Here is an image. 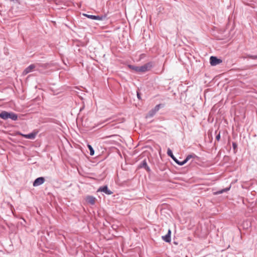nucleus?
<instances>
[{
	"mask_svg": "<svg viewBox=\"0 0 257 257\" xmlns=\"http://www.w3.org/2000/svg\"><path fill=\"white\" fill-rule=\"evenodd\" d=\"M141 168L145 169L148 172L150 171V169L147 165V163L146 160H144L142 163L140 165Z\"/></svg>",
	"mask_w": 257,
	"mask_h": 257,
	"instance_id": "1a4fd4ad",
	"label": "nucleus"
},
{
	"mask_svg": "<svg viewBox=\"0 0 257 257\" xmlns=\"http://www.w3.org/2000/svg\"><path fill=\"white\" fill-rule=\"evenodd\" d=\"M175 162H176L177 164L179 165L180 166H182V165H184L185 163H187V162L185 161V160H184L183 161H182V162H180V161H179L178 160H177L175 161Z\"/></svg>",
	"mask_w": 257,
	"mask_h": 257,
	"instance_id": "a211bd4d",
	"label": "nucleus"
},
{
	"mask_svg": "<svg viewBox=\"0 0 257 257\" xmlns=\"http://www.w3.org/2000/svg\"><path fill=\"white\" fill-rule=\"evenodd\" d=\"M237 145L236 143H235L234 142L232 143V147H233V150L234 151L237 148Z\"/></svg>",
	"mask_w": 257,
	"mask_h": 257,
	"instance_id": "4be33fe9",
	"label": "nucleus"
},
{
	"mask_svg": "<svg viewBox=\"0 0 257 257\" xmlns=\"http://www.w3.org/2000/svg\"><path fill=\"white\" fill-rule=\"evenodd\" d=\"M88 148L90 151V155L91 156H93L94 154V151L93 148L90 145H88Z\"/></svg>",
	"mask_w": 257,
	"mask_h": 257,
	"instance_id": "dca6fc26",
	"label": "nucleus"
},
{
	"mask_svg": "<svg viewBox=\"0 0 257 257\" xmlns=\"http://www.w3.org/2000/svg\"><path fill=\"white\" fill-rule=\"evenodd\" d=\"M152 67V65L150 63L145 64V65L139 66L138 72H145L149 71Z\"/></svg>",
	"mask_w": 257,
	"mask_h": 257,
	"instance_id": "f257e3e1",
	"label": "nucleus"
},
{
	"mask_svg": "<svg viewBox=\"0 0 257 257\" xmlns=\"http://www.w3.org/2000/svg\"><path fill=\"white\" fill-rule=\"evenodd\" d=\"M220 133L216 136V140L217 141H219L220 140Z\"/></svg>",
	"mask_w": 257,
	"mask_h": 257,
	"instance_id": "5701e85b",
	"label": "nucleus"
},
{
	"mask_svg": "<svg viewBox=\"0 0 257 257\" xmlns=\"http://www.w3.org/2000/svg\"><path fill=\"white\" fill-rule=\"evenodd\" d=\"M156 112L153 109H151L147 114L146 118L153 117L156 114Z\"/></svg>",
	"mask_w": 257,
	"mask_h": 257,
	"instance_id": "4468645a",
	"label": "nucleus"
},
{
	"mask_svg": "<svg viewBox=\"0 0 257 257\" xmlns=\"http://www.w3.org/2000/svg\"><path fill=\"white\" fill-rule=\"evenodd\" d=\"M193 156L192 155H188L185 159V161L187 162L191 158H193Z\"/></svg>",
	"mask_w": 257,
	"mask_h": 257,
	"instance_id": "aec40b11",
	"label": "nucleus"
},
{
	"mask_svg": "<svg viewBox=\"0 0 257 257\" xmlns=\"http://www.w3.org/2000/svg\"><path fill=\"white\" fill-rule=\"evenodd\" d=\"M45 182V178L41 177L37 178L33 182V185L34 187H37L42 185Z\"/></svg>",
	"mask_w": 257,
	"mask_h": 257,
	"instance_id": "20e7f679",
	"label": "nucleus"
},
{
	"mask_svg": "<svg viewBox=\"0 0 257 257\" xmlns=\"http://www.w3.org/2000/svg\"><path fill=\"white\" fill-rule=\"evenodd\" d=\"M229 188H226L225 189H222L217 192L215 193V194H221L224 192H226V191H227L228 190H229Z\"/></svg>",
	"mask_w": 257,
	"mask_h": 257,
	"instance_id": "f3484780",
	"label": "nucleus"
},
{
	"mask_svg": "<svg viewBox=\"0 0 257 257\" xmlns=\"http://www.w3.org/2000/svg\"><path fill=\"white\" fill-rule=\"evenodd\" d=\"M222 62V60L218 59L215 56H211L210 58V63L212 66H216Z\"/></svg>",
	"mask_w": 257,
	"mask_h": 257,
	"instance_id": "7ed1b4c3",
	"label": "nucleus"
},
{
	"mask_svg": "<svg viewBox=\"0 0 257 257\" xmlns=\"http://www.w3.org/2000/svg\"><path fill=\"white\" fill-rule=\"evenodd\" d=\"M167 155L170 157L175 162L177 160L173 155V153L171 150L170 148H168L167 150Z\"/></svg>",
	"mask_w": 257,
	"mask_h": 257,
	"instance_id": "9b49d317",
	"label": "nucleus"
},
{
	"mask_svg": "<svg viewBox=\"0 0 257 257\" xmlns=\"http://www.w3.org/2000/svg\"><path fill=\"white\" fill-rule=\"evenodd\" d=\"M86 201L88 203L91 205L94 204L95 202V198L92 196H88L86 198Z\"/></svg>",
	"mask_w": 257,
	"mask_h": 257,
	"instance_id": "9d476101",
	"label": "nucleus"
},
{
	"mask_svg": "<svg viewBox=\"0 0 257 257\" xmlns=\"http://www.w3.org/2000/svg\"><path fill=\"white\" fill-rule=\"evenodd\" d=\"M98 191L103 192L107 195H110V194H112V192H111L110 190H109L108 189V187L107 186H104L100 187L98 189Z\"/></svg>",
	"mask_w": 257,
	"mask_h": 257,
	"instance_id": "423d86ee",
	"label": "nucleus"
},
{
	"mask_svg": "<svg viewBox=\"0 0 257 257\" xmlns=\"http://www.w3.org/2000/svg\"><path fill=\"white\" fill-rule=\"evenodd\" d=\"M10 117V112H8L6 111H3L0 113V117L3 119L6 120L9 118Z\"/></svg>",
	"mask_w": 257,
	"mask_h": 257,
	"instance_id": "6e6552de",
	"label": "nucleus"
},
{
	"mask_svg": "<svg viewBox=\"0 0 257 257\" xmlns=\"http://www.w3.org/2000/svg\"><path fill=\"white\" fill-rule=\"evenodd\" d=\"M23 136L25 138H27V139H35V138L36 137V134H35V133H30V134H27V135H23Z\"/></svg>",
	"mask_w": 257,
	"mask_h": 257,
	"instance_id": "f8f14e48",
	"label": "nucleus"
},
{
	"mask_svg": "<svg viewBox=\"0 0 257 257\" xmlns=\"http://www.w3.org/2000/svg\"><path fill=\"white\" fill-rule=\"evenodd\" d=\"M128 67L130 69L135 71L136 72H138L139 66H134V65H129Z\"/></svg>",
	"mask_w": 257,
	"mask_h": 257,
	"instance_id": "2eb2a0df",
	"label": "nucleus"
},
{
	"mask_svg": "<svg viewBox=\"0 0 257 257\" xmlns=\"http://www.w3.org/2000/svg\"><path fill=\"white\" fill-rule=\"evenodd\" d=\"M84 16L86 17L92 19V20H95L98 21H102L105 19V16H94V15H90L88 14H83Z\"/></svg>",
	"mask_w": 257,
	"mask_h": 257,
	"instance_id": "f03ea898",
	"label": "nucleus"
},
{
	"mask_svg": "<svg viewBox=\"0 0 257 257\" xmlns=\"http://www.w3.org/2000/svg\"><path fill=\"white\" fill-rule=\"evenodd\" d=\"M160 104H158L153 109L156 112H157L160 109Z\"/></svg>",
	"mask_w": 257,
	"mask_h": 257,
	"instance_id": "6ab92c4d",
	"label": "nucleus"
},
{
	"mask_svg": "<svg viewBox=\"0 0 257 257\" xmlns=\"http://www.w3.org/2000/svg\"><path fill=\"white\" fill-rule=\"evenodd\" d=\"M9 118H11V119H12L13 120H16L18 119V116L16 114H15L13 112H10Z\"/></svg>",
	"mask_w": 257,
	"mask_h": 257,
	"instance_id": "ddd939ff",
	"label": "nucleus"
},
{
	"mask_svg": "<svg viewBox=\"0 0 257 257\" xmlns=\"http://www.w3.org/2000/svg\"><path fill=\"white\" fill-rule=\"evenodd\" d=\"M247 57L252 59H257V55H247Z\"/></svg>",
	"mask_w": 257,
	"mask_h": 257,
	"instance_id": "412c9836",
	"label": "nucleus"
},
{
	"mask_svg": "<svg viewBox=\"0 0 257 257\" xmlns=\"http://www.w3.org/2000/svg\"><path fill=\"white\" fill-rule=\"evenodd\" d=\"M171 231L169 229L167 234L162 236V239L167 242H170L171 241Z\"/></svg>",
	"mask_w": 257,
	"mask_h": 257,
	"instance_id": "0eeeda50",
	"label": "nucleus"
},
{
	"mask_svg": "<svg viewBox=\"0 0 257 257\" xmlns=\"http://www.w3.org/2000/svg\"><path fill=\"white\" fill-rule=\"evenodd\" d=\"M36 68V65L31 64L27 67L23 72V74L26 75L30 72H31Z\"/></svg>",
	"mask_w": 257,
	"mask_h": 257,
	"instance_id": "39448f33",
	"label": "nucleus"
},
{
	"mask_svg": "<svg viewBox=\"0 0 257 257\" xmlns=\"http://www.w3.org/2000/svg\"><path fill=\"white\" fill-rule=\"evenodd\" d=\"M137 97L139 99H141L140 94L138 92H137Z\"/></svg>",
	"mask_w": 257,
	"mask_h": 257,
	"instance_id": "b1692460",
	"label": "nucleus"
}]
</instances>
